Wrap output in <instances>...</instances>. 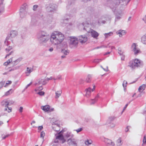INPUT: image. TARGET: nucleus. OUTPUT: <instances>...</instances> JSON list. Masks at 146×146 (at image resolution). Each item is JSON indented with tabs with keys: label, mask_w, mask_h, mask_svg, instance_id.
<instances>
[{
	"label": "nucleus",
	"mask_w": 146,
	"mask_h": 146,
	"mask_svg": "<svg viewBox=\"0 0 146 146\" xmlns=\"http://www.w3.org/2000/svg\"><path fill=\"white\" fill-rule=\"evenodd\" d=\"M17 33L16 31H11L10 34L8 35L6 37V40L4 43L8 47L5 49V50L7 52H9L14 47V44L12 38L15 37L17 35Z\"/></svg>",
	"instance_id": "f257e3e1"
},
{
	"label": "nucleus",
	"mask_w": 146,
	"mask_h": 146,
	"mask_svg": "<svg viewBox=\"0 0 146 146\" xmlns=\"http://www.w3.org/2000/svg\"><path fill=\"white\" fill-rule=\"evenodd\" d=\"M50 40L54 45H57L60 43L64 40V36L60 32H54L50 36Z\"/></svg>",
	"instance_id": "f03ea898"
},
{
	"label": "nucleus",
	"mask_w": 146,
	"mask_h": 146,
	"mask_svg": "<svg viewBox=\"0 0 146 146\" xmlns=\"http://www.w3.org/2000/svg\"><path fill=\"white\" fill-rule=\"evenodd\" d=\"M107 4H109V6L111 8L113 11L115 12L116 10V8L121 3H123L122 4V5H126L129 2L130 0H107Z\"/></svg>",
	"instance_id": "7ed1b4c3"
},
{
	"label": "nucleus",
	"mask_w": 146,
	"mask_h": 146,
	"mask_svg": "<svg viewBox=\"0 0 146 146\" xmlns=\"http://www.w3.org/2000/svg\"><path fill=\"white\" fill-rule=\"evenodd\" d=\"M60 129L56 130L54 129V130L56 131L58 133L57 136H56V139H58L60 141V143H63L66 141V139L64 138V137L62 133L65 131H66L67 129L65 128L62 129L61 131L59 132Z\"/></svg>",
	"instance_id": "20e7f679"
},
{
	"label": "nucleus",
	"mask_w": 146,
	"mask_h": 146,
	"mask_svg": "<svg viewBox=\"0 0 146 146\" xmlns=\"http://www.w3.org/2000/svg\"><path fill=\"white\" fill-rule=\"evenodd\" d=\"M143 65V62L138 59H135L133 61L130 62V67L133 68L134 67H141Z\"/></svg>",
	"instance_id": "39448f33"
},
{
	"label": "nucleus",
	"mask_w": 146,
	"mask_h": 146,
	"mask_svg": "<svg viewBox=\"0 0 146 146\" xmlns=\"http://www.w3.org/2000/svg\"><path fill=\"white\" fill-rule=\"evenodd\" d=\"M70 41L69 42L70 46L71 48L76 47L78 43V38L76 37L70 36Z\"/></svg>",
	"instance_id": "423d86ee"
},
{
	"label": "nucleus",
	"mask_w": 146,
	"mask_h": 146,
	"mask_svg": "<svg viewBox=\"0 0 146 146\" xmlns=\"http://www.w3.org/2000/svg\"><path fill=\"white\" fill-rule=\"evenodd\" d=\"M57 8V5L54 4H50L46 8L48 12H54L56 11Z\"/></svg>",
	"instance_id": "0eeeda50"
},
{
	"label": "nucleus",
	"mask_w": 146,
	"mask_h": 146,
	"mask_svg": "<svg viewBox=\"0 0 146 146\" xmlns=\"http://www.w3.org/2000/svg\"><path fill=\"white\" fill-rule=\"evenodd\" d=\"M45 23H50L52 21L53 19L51 15H48L44 17H41Z\"/></svg>",
	"instance_id": "6e6552de"
},
{
	"label": "nucleus",
	"mask_w": 146,
	"mask_h": 146,
	"mask_svg": "<svg viewBox=\"0 0 146 146\" xmlns=\"http://www.w3.org/2000/svg\"><path fill=\"white\" fill-rule=\"evenodd\" d=\"M78 40L82 44L84 43L88 40V38L86 35H80L78 36Z\"/></svg>",
	"instance_id": "1a4fd4ad"
},
{
	"label": "nucleus",
	"mask_w": 146,
	"mask_h": 146,
	"mask_svg": "<svg viewBox=\"0 0 146 146\" xmlns=\"http://www.w3.org/2000/svg\"><path fill=\"white\" fill-rule=\"evenodd\" d=\"M67 142L68 144L69 145H72L73 146H77V143L74 139L70 138L68 139Z\"/></svg>",
	"instance_id": "9d476101"
},
{
	"label": "nucleus",
	"mask_w": 146,
	"mask_h": 146,
	"mask_svg": "<svg viewBox=\"0 0 146 146\" xmlns=\"http://www.w3.org/2000/svg\"><path fill=\"white\" fill-rule=\"evenodd\" d=\"M50 37H38L39 42L40 43L46 42L49 39Z\"/></svg>",
	"instance_id": "9b49d317"
},
{
	"label": "nucleus",
	"mask_w": 146,
	"mask_h": 146,
	"mask_svg": "<svg viewBox=\"0 0 146 146\" xmlns=\"http://www.w3.org/2000/svg\"><path fill=\"white\" fill-rule=\"evenodd\" d=\"M8 103H7V100H3L1 102V106H2L5 107H7L8 108V110H10V111H8V112L10 113L11 111L12 108L8 107Z\"/></svg>",
	"instance_id": "f8f14e48"
},
{
	"label": "nucleus",
	"mask_w": 146,
	"mask_h": 146,
	"mask_svg": "<svg viewBox=\"0 0 146 146\" xmlns=\"http://www.w3.org/2000/svg\"><path fill=\"white\" fill-rule=\"evenodd\" d=\"M104 141L107 144L108 146H114L115 144L111 140L108 138H104Z\"/></svg>",
	"instance_id": "ddd939ff"
},
{
	"label": "nucleus",
	"mask_w": 146,
	"mask_h": 146,
	"mask_svg": "<svg viewBox=\"0 0 146 146\" xmlns=\"http://www.w3.org/2000/svg\"><path fill=\"white\" fill-rule=\"evenodd\" d=\"M4 0H0V15L3 12L4 10Z\"/></svg>",
	"instance_id": "4468645a"
},
{
	"label": "nucleus",
	"mask_w": 146,
	"mask_h": 146,
	"mask_svg": "<svg viewBox=\"0 0 146 146\" xmlns=\"http://www.w3.org/2000/svg\"><path fill=\"white\" fill-rule=\"evenodd\" d=\"M131 47L133 49V50L135 54H137L139 52L140 50L139 49H137L136 47V44L135 43H133Z\"/></svg>",
	"instance_id": "2eb2a0df"
},
{
	"label": "nucleus",
	"mask_w": 146,
	"mask_h": 146,
	"mask_svg": "<svg viewBox=\"0 0 146 146\" xmlns=\"http://www.w3.org/2000/svg\"><path fill=\"white\" fill-rule=\"evenodd\" d=\"M92 36L94 38H97L99 35V34L96 31L92 29L91 30L90 32Z\"/></svg>",
	"instance_id": "dca6fc26"
},
{
	"label": "nucleus",
	"mask_w": 146,
	"mask_h": 146,
	"mask_svg": "<svg viewBox=\"0 0 146 146\" xmlns=\"http://www.w3.org/2000/svg\"><path fill=\"white\" fill-rule=\"evenodd\" d=\"M50 37L49 35L46 32L41 31L39 33V35L38 37Z\"/></svg>",
	"instance_id": "f3484780"
},
{
	"label": "nucleus",
	"mask_w": 146,
	"mask_h": 146,
	"mask_svg": "<svg viewBox=\"0 0 146 146\" xmlns=\"http://www.w3.org/2000/svg\"><path fill=\"white\" fill-rule=\"evenodd\" d=\"M64 136V138L66 140V139L68 138H72V137L74 135L73 134L71 133V132H67Z\"/></svg>",
	"instance_id": "a211bd4d"
},
{
	"label": "nucleus",
	"mask_w": 146,
	"mask_h": 146,
	"mask_svg": "<svg viewBox=\"0 0 146 146\" xmlns=\"http://www.w3.org/2000/svg\"><path fill=\"white\" fill-rule=\"evenodd\" d=\"M26 4H24L22 5L19 10V13L27 12L26 9Z\"/></svg>",
	"instance_id": "6ab92c4d"
},
{
	"label": "nucleus",
	"mask_w": 146,
	"mask_h": 146,
	"mask_svg": "<svg viewBox=\"0 0 146 146\" xmlns=\"http://www.w3.org/2000/svg\"><path fill=\"white\" fill-rule=\"evenodd\" d=\"M99 98V96L98 94L96 96L95 98L93 99H91V100L90 104H93L98 100V99Z\"/></svg>",
	"instance_id": "aec40b11"
},
{
	"label": "nucleus",
	"mask_w": 146,
	"mask_h": 146,
	"mask_svg": "<svg viewBox=\"0 0 146 146\" xmlns=\"http://www.w3.org/2000/svg\"><path fill=\"white\" fill-rule=\"evenodd\" d=\"M41 108L45 111H48L50 110V106L49 105H45V106H42Z\"/></svg>",
	"instance_id": "412c9836"
},
{
	"label": "nucleus",
	"mask_w": 146,
	"mask_h": 146,
	"mask_svg": "<svg viewBox=\"0 0 146 146\" xmlns=\"http://www.w3.org/2000/svg\"><path fill=\"white\" fill-rule=\"evenodd\" d=\"M146 87V84H143L140 86L138 89L139 91L140 92H142L145 90V88Z\"/></svg>",
	"instance_id": "4be33fe9"
},
{
	"label": "nucleus",
	"mask_w": 146,
	"mask_h": 146,
	"mask_svg": "<svg viewBox=\"0 0 146 146\" xmlns=\"http://www.w3.org/2000/svg\"><path fill=\"white\" fill-rule=\"evenodd\" d=\"M141 42L144 44H146V34L143 36L141 38Z\"/></svg>",
	"instance_id": "5701e85b"
},
{
	"label": "nucleus",
	"mask_w": 146,
	"mask_h": 146,
	"mask_svg": "<svg viewBox=\"0 0 146 146\" xmlns=\"http://www.w3.org/2000/svg\"><path fill=\"white\" fill-rule=\"evenodd\" d=\"M61 52L64 54V55L66 56L69 53V50H65L64 49L61 50Z\"/></svg>",
	"instance_id": "b1692460"
},
{
	"label": "nucleus",
	"mask_w": 146,
	"mask_h": 146,
	"mask_svg": "<svg viewBox=\"0 0 146 146\" xmlns=\"http://www.w3.org/2000/svg\"><path fill=\"white\" fill-rule=\"evenodd\" d=\"M117 34H119V36L121 37L122 35H124L125 34V32L124 30H119L118 32H116Z\"/></svg>",
	"instance_id": "393cba45"
},
{
	"label": "nucleus",
	"mask_w": 146,
	"mask_h": 146,
	"mask_svg": "<svg viewBox=\"0 0 146 146\" xmlns=\"http://www.w3.org/2000/svg\"><path fill=\"white\" fill-rule=\"evenodd\" d=\"M47 82H46V79H45L43 80L42 79H41L39 80L38 82V85L42 84L43 85H44L47 83Z\"/></svg>",
	"instance_id": "a878e982"
},
{
	"label": "nucleus",
	"mask_w": 146,
	"mask_h": 146,
	"mask_svg": "<svg viewBox=\"0 0 146 146\" xmlns=\"http://www.w3.org/2000/svg\"><path fill=\"white\" fill-rule=\"evenodd\" d=\"M92 78V75L89 74L86 80V82L87 83H90L91 82Z\"/></svg>",
	"instance_id": "bb28decb"
},
{
	"label": "nucleus",
	"mask_w": 146,
	"mask_h": 146,
	"mask_svg": "<svg viewBox=\"0 0 146 146\" xmlns=\"http://www.w3.org/2000/svg\"><path fill=\"white\" fill-rule=\"evenodd\" d=\"M61 93L62 92L61 91H57L55 93L56 96L55 98L56 99H57L60 96Z\"/></svg>",
	"instance_id": "cd10ccee"
},
{
	"label": "nucleus",
	"mask_w": 146,
	"mask_h": 146,
	"mask_svg": "<svg viewBox=\"0 0 146 146\" xmlns=\"http://www.w3.org/2000/svg\"><path fill=\"white\" fill-rule=\"evenodd\" d=\"M13 92V90L12 89H10L9 91L5 92V94L4 95L5 96H7L11 94Z\"/></svg>",
	"instance_id": "c85d7f7f"
},
{
	"label": "nucleus",
	"mask_w": 146,
	"mask_h": 146,
	"mask_svg": "<svg viewBox=\"0 0 146 146\" xmlns=\"http://www.w3.org/2000/svg\"><path fill=\"white\" fill-rule=\"evenodd\" d=\"M20 17L22 18L25 17L26 16L27 12L19 13Z\"/></svg>",
	"instance_id": "c756f323"
},
{
	"label": "nucleus",
	"mask_w": 146,
	"mask_h": 146,
	"mask_svg": "<svg viewBox=\"0 0 146 146\" xmlns=\"http://www.w3.org/2000/svg\"><path fill=\"white\" fill-rule=\"evenodd\" d=\"M113 34V33L111 32H109L108 33H105L104 34L106 38L108 37L109 36L112 35Z\"/></svg>",
	"instance_id": "7c9ffc66"
},
{
	"label": "nucleus",
	"mask_w": 146,
	"mask_h": 146,
	"mask_svg": "<svg viewBox=\"0 0 146 146\" xmlns=\"http://www.w3.org/2000/svg\"><path fill=\"white\" fill-rule=\"evenodd\" d=\"M12 67V68H11V69L9 70V72H11L12 71H14V70H16L19 68V66H16L14 67V66H13Z\"/></svg>",
	"instance_id": "2f4dec72"
},
{
	"label": "nucleus",
	"mask_w": 146,
	"mask_h": 146,
	"mask_svg": "<svg viewBox=\"0 0 146 146\" xmlns=\"http://www.w3.org/2000/svg\"><path fill=\"white\" fill-rule=\"evenodd\" d=\"M117 145L118 146H120L121 145L122 143H121V138H119L117 140Z\"/></svg>",
	"instance_id": "473e14b6"
},
{
	"label": "nucleus",
	"mask_w": 146,
	"mask_h": 146,
	"mask_svg": "<svg viewBox=\"0 0 146 146\" xmlns=\"http://www.w3.org/2000/svg\"><path fill=\"white\" fill-rule=\"evenodd\" d=\"M92 141L91 140H87L85 141V144L87 145H89L91 144Z\"/></svg>",
	"instance_id": "72a5a7b5"
},
{
	"label": "nucleus",
	"mask_w": 146,
	"mask_h": 146,
	"mask_svg": "<svg viewBox=\"0 0 146 146\" xmlns=\"http://www.w3.org/2000/svg\"><path fill=\"white\" fill-rule=\"evenodd\" d=\"M102 60V59H95L93 61V62L94 63H98L100 61H101Z\"/></svg>",
	"instance_id": "f704fd0d"
},
{
	"label": "nucleus",
	"mask_w": 146,
	"mask_h": 146,
	"mask_svg": "<svg viewBox=\"0 0 146 146\" xmlns=\"http://www.w3.org/2000/svg\"><path fill=\"white\" fill-rule=\"evenodd\" d=\"M92 90L90 88H89L88 89L86 90L87 94H90Z\"/></svg>",
	"instance_id": "c9c22d12"
},
{
	"label": "nucleus",
	"mask_w": 146,
	"mask_h": 146,
	"mask_svg": "<svg viewBox=\"0 0 146 146\" xmlns=\"http://www.w3.org/2000/svg\"><path fill=\"white\" fill-rule=\"evenodd\" d=\"M7 100V103H8V106L9 105H11L13 104L14 102L13 100Z\"/></svg>",
	"instance_id": "e433bc0d"
},
{
	"label": "nucleus",
	"mask_w": 146,
	"mask_h": 146,
	"mask_svg": "<svg viewBox=\"0 0 146 146\" xmlns=\"http://www.w3.org/2000/svg\"><path fill=\"white\" fill-rule=\"evenodd\" d=\"M37 94L40 96H42L44 95V92L43 91H39L37 93Z\"/></svg>",
	"instance_id": "4c0bfd02"
},
{
	"label": "nucleus",
	"mask_w": 146,
	"mask_h": 146,
	"mask_svg": "<svg viewBox=\"0 0 146 146\" xmlns=\"http://www.w3.org/2000/svg\"><path fill=\"white\" fill-rule=\"evenodd\" d=\"M118 53L119 54L120 56H121L123 54V52H122L120 48H119L118 49Z\"/></svg>",
	"instance_id": "58836bf2"
},
{
	"label": "nucleus",
	"mask_w": 146,
	"mask_h": 146,
	"mask_svg": "<svg viewBox=\"0 0 146 146\" xmlns=\"http://www.w3.org/2000/svg\"><path fill=\"white\" fill-rule=\"evenodd\" d=\"M22 59V57H20L19 58L17 59L16 60H15V62H16L17 64H18L20 61H21Z\"/></svg>",
	"instance_id": "ea45409f"
},
{
	"label": "nucleus",
	"mask_w": 146,
	"mask_h": 146,
	"mask_svg": "<svg viewBox=\"0 0 146 146\" xmlns=\"http://www.w3.org/2000/svg\"><path fill=\"white\" fill-rule=\"evenodd\" d=\"M45 133L43 131H42L41 132L40 134V137L43 138L44 137V136H45Z\"/></svg>",
	"instance_id": "a19ab883"
},
{
	"label": "nucleus",
	"mask_w": 146,
	"mask_h": 146,
	"mask_svg": "<svg viewBox=\"0 0 146 146\" xmlns=\"http://www.w3.org/2000/svg\"><path fill=\"white\" fill-rule=\"evenodd\" d=\"M121 18V17L119 16H118V15H116V17L115 19V21L118 20L120 19Z\"/></svg>",
	"instance_id": "79ce46f5"
},
{
	"label": "nucleus",
	"mask_w": 146,
	"mask_h": 146,
	"mask_svg": "<svg viewBox=\"0 0 146 146\" xmlns=\"http://www.w3.org/2000/svg\"><path fill=\"white\" fill-rule=\"evenodd\" d=\"M5 83V82H0V89L1 88Z\"/></svg>",
	"instance_id": "37998d69"
},
{
	"label": "nucleus",
	"mask_w": 146,
	"mask_h": 146,
	"mask_svg": "<svg viewBox=\"0 0 146 146\" xmlns=\"http://www.w3.org/2000/svg\"><path fill=\"white\" fill-rule=\"evenodd\" d=\"M83 130V128H80L76 129L75 130V131L77 132V133H78L81 131H82Z\"/></svg>",
	"instance_id": "c03bdc74"
},
{
	"label": "nucleus",
	"mask_w": 146,
	"mask_h": 146,
	"mask_svg": "<svg viewBox=\"0 0 146 146\" xmlns=\"http://www.w3.org/2000/svg\"><path fill=\"white\" fill-rule=\"evenodd\" d=\"M62 47L64 48H66L67 47V46L66 42H64L62 44Z\"/></svg>",
	"instance_id": "a18cd8bd"
},
{
	"label": "nucleus",
	"mask_w": 146,
	"mask_h": 146,
	"mask_svg": "<svg viewBox=\"0 0 146 146\" xmlns=\"http://www.w3.org/2000/svg\"><path fill=\"white\" fill-rule=\"evenodd\" d=\"M32 84V82H31L29 84H28L25 87V88L24 89V90L23 91V92L25 91V90L26 89H27L28 87H29V86Z\"/></svg>",
	"instance_id": "49530a36"
},
{
	"label": "nucleus",
	"mask_w": 146,
	"mask_h": 146,
	"mask_svg": "<svg viewBox=\"0 0 146 146\" xmlns=\"http://www.w3.org/2000/svg\"><path fill=\"white\" fill-rule=\"evenodd\" d=\"M38 7V6L37 5H34L33 6V10L34 11H36V9Z\"/></svg>",
	"instance_id": "de8ad7c7"
},
{
	"label": "nucleus",
	"mask_w": 146,
	"mask_h": 146,
	"mask_svg": "<svg viewBox=\"0 0 146 146\" xmlns=\"http://www.w3.org/2000/svg\"><path fill=\"white\" fill-rule=\"evenodd\" d=\"M12 83V81H7V82L6 84V85L4 86L5 87H6L7 86V85L8 84H11Z\"/></svg>",
	"instance_id": "09e8293b"
},
{
	"label": "nucleus",
	"mask_w": 146,
	"mask_h": 146,
	"mask_svg": "<svg viewBox=\"0 0 146 146\" xmlns=\"http://www.w3.org/2000/svg\"><path fill=\"white\" fill-rule=\"evenodd\" d=\"M91 120V119L90 118H85V119L84 121H85L86 122H90Z\"/></svg>",
	"instance_id": "8fccbe9b"
},
{
	"label": "nucleus",
	"mask_w": 146,
	"mask_h": 146,
	"mask_svg": "<svg viewBox=\"0 0 146 146\" xmlns=\"http://www.w3.org/2000/svg\"><path fill=\"white\" fill-rule=\"evenodd\" d=\"M115 118L114 117H109V120L110 121H112L114 120Z\"/></svg>",
	"instance_id": "3c124183"
},
{
	"label": "nucleus",
	"mask_w": 146,
	"mask_h": 146,
	"mask_svg": "<svg viewBox=\"0 0 146 146\" xmlns=\"http://www.w3.org/2000/svg\"><path fill=\"white\" fill-rule=\"evenodd\" d=\"M100 67L102 68L104 71L106 72H108V66H107L106 68L105 69L103 68V66H101Z\"/></svg>",
	"instance_id": "603ef678"
},
{
	"label": "nucleus",
	"mask_w": 146,
	"mask_h": 146,
	"mask_svg": "<svg viewBox=\"0 0 146 146\" xmlns=\"http://www.w3.org/2000/svg\"><path fill=\"white\" fill-rule=\"evenodd\" d=\"M13 53V50L11 51V52L9 54H7L6 55L5 58H6V57H7L8 56H9V55L12 54V53Z\"/></svg>",
	"instance_id": "864d4df0"
},
{
	"label": "nucleus",
	"mask_w": 146,
	"mask_h": 146,
	"mask_svg": "<svg viewBox=\"0 0 146 146\" xmlns=\"http://www.w3.org/2000/svg\"><path fill=\"white\" fill-rule=\"evenodd\" d=\"M143 143H146V136H144L143 140Z\"/></svg>",
	"instance_id": "5fc2aeb1"
},
{
	"label": "nucleus",
	"mask_w": 146,
	"mask_h": 146,
	"mask_svg": "<svg viewBox=\"0 0 146 146\" xmlns=\"http://www.w3.org/2000/svg\"><path fill=\"white\" fill-rule=\"evenodd\" d=\"M130 102H129L128 104H127L125 106V107H124V108H123V111H122V113L124 111V110H125V109L126 108H127V106L128 105V104H129L130 103Z\"/></svg>",
	"instance_id": "6e6d98bb"
},
{
	"label": "nucleus",
	"mask_w": 146,
	"mask_h": 146,
	"mask_svg": "<svg viewBox=\"0 0 146 146\" xmlns=\"http://www.w3.org/2000/svg\"><path fill=\"white\" fill-rule=\"evenodd\" d=\"M23 108L22 107H20V108L19 109V112L21 113L23 112Z\"/></svg>",
	"instance_id": "4d7b16f0"
},
{
	"label": "nucleus",
	"mask_w": 146,
	"mask_h": 146,
	"mask_svg": "<svg viewBox=\"0 0 146 146\" xmlns=\"http://www.w3.org/2000/svg\"><path fill=\"white\" fill-rule=\"evenodd\" d=\"M27 71L28 72V73H30L32 72L31 69L29 67H27Z\"/></svg>",
	"instance_id": "13d9d810"
},
{
	"label": "nucleus",
	"mask_w": 146,
	"mask_h": 146,
	"mask_svg": "<svg viewBox=\"0 0 146 146\" xmlns=\"http://www.w3.org/2000/svg\"><path fill=\"white\" fill-rule=\"evenodd\" d=\"M12 64L13 65V66H15L18 64L16 62H15V61L12 62Z\"/></svg>",
	"instance_id": "bf43d9fd"
},
{
	"label": "nucleus",
	"mask_w": 146,
	"mask_h": 146,
	"mask_svg": "<svg viewBox=\"0 0 146 146\" xmlns=\"http://www.w3.org/2000/svg\"><path fill=\"white\" fill-rule=\"evenodd\" d=\"M125 81H124L123 82V86L124 87V91H125L126 90V88H125V87H126V86H127V85H124Z\"/></svg>",
	"instance_id": "052dcab7"
},
{
	"label": "nucleus",
	"mask_w": 146,
	"mask_h": 146,
	"mask_svg": "<svg viewBox=\"0 0 146 146\" xmlns=\"http://www.w3.org/2000/svg\"><path fill=\"white\" fill-rule=\"evenodd\" d=\"M121 59L122 60H124V58H125V56L122 54V55H121Z\"/></svg>",
	"instance_id": "680f3d73"
},
{
	"label": "nucleus",
	"mask_w": 146,
	"mask_h": 146,
	"mask_svg": "<svg viewBox=\"0 0 146 146\" xmlns=\"http://www.w3.org/2000/svg\"><path fill=\"white\" fill-rule=\"evenodd\" d=\"M84 80L82 79H80L79 81V83L80 84H81L83 83Z\"/></svg>",
	"instance_id": "e2e57ef3"
},
{
	"label": "nucleus",
	"mask_w": 146,
	"mask_h": 146,
	"mask_svg": "<svg viewBox=\"0 0 146 146\" xmlns=\"http://www.w3.org/2000/svg\"><path fill=\"white\" fill-rule=\"evenodd\" d=\"M43 89V88L42 86L38 88V90H41Z\"/></svg>",
	"instance_id": "0e129e2a"
},
{
	"label": "nucleus",
	"mask_w": 146,
	"mask_h": 146,
	"mask_svg": "<svg viewBox=\"0 0 146 146\" xmlns=\"http://www.w3.org/2000/svg\"><path fill=\"white\" fill-rule=\"evenodd\" d=\"M21 38L23 39H24L25 38V34H23L21 35Z\"/></svg>",
	"instance_id": "69168bd1"
},
{
	"label": "nucleus",
	"mask_w": 146,
	"mask_h": 146,
	"mask_svg": "<svg viewBox=\"0 0 146 146\" xmlns=\"http://www.w3.org/2000/svg\"><path fill=\"white\" fill-rule=\"evenodd\" d=\"M43 128V127L42 126H40L38 127V129H39L40 130H41Z\"/></svg>",
	"instance_id": "338daca9"
},
{
	"label": "nucleus",
	"mask_w": 146,
	"mask_h": 146,
	"mask_svg": "<svg viewBox=\"0 0 146 146\" xmlns=\"http://www.w3.org/2000/svg\"><path fill=\"white\" fill-rule=\"evenodd\" d=\"M143 20L146 23V15H145V17L143 18Z\"/></svg>",
	"instance_id": "774afa93"
}]
</instances>
